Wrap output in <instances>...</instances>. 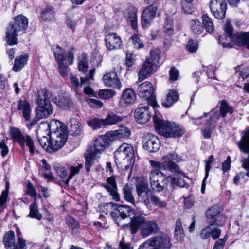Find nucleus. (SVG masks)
Returning a JSON list of instances; mask_svg holds the SVG:
<instances>
[{"instance_id":"1","label":"nucleus","mask_w":249,"mask_h":249,"mask_svg":"<svg viewBox=\"0 0 249 249\" xmlns=\"http://www.w3.org/2000/svg\"><path fill=\"white\" fill-rule=\"evenodd\" d=\"M222 211L218 205L210 207L205 213L207 222L209 224L203 228L199 234L202 239H207L212 237L213 239H218L221 233V230L217 227H212L214 225L216 217Z\"/></svg>"},{"instance_id":"2","label":"nucleus","mask_w":249,"mask_h":249,"mask_svg":"<svg viewBox=\"0 0 249 249\" xmlns=\"http://www.w3.org/2000/svg\"><path fill=\"white\" fill-rule=\"evenodd\" d=\"M155 129L161 135L167 138L181 137L185 130L179 125L174 123L164 121L161 119L160 114H157L153 116Z\"/></svg>"},{"instance_id":"3","label":"nucleus","mask_w":249,"mask_h":249,"mask_svg":"<svg viewBox=\"0 0 249 249\" xmlns=\"http://www.w3.org/2000/svg\"><path fill=\"white\" fill-rule=\"evenodd\" d=\"M28 25V18L22 15L15 17L14 21L11 22L6 28L5 40L7 43L13 46L18 43L17 36L23 32Z\"/></svg>"},{"instance_id":"4","label":"nucleus","mask_w":249,"mask_h":249,"mask_svg":"<svg viewBox=\"0 0 249 249\" xmlns=\"http://www.w3.org/2000/svg\"><path fill=\"white\" fill-rule=\"evenodd\" d=\"M142 225L141 232L143 237H147L150 235L157 232L158 226L154 221L145 222V218L142 213H134L131 219L130 230L132 234H135L140 226Z\"/></svg>"},{"instance_id":"5","label":"nucleus","mask_w":249,"mask_h":249,"mask_svg":"<svg viewBox=\"0 0 249 249\" xmlns=\"http://www.w3.org/2000/svg\"><path fill=\"white\" fill-rule=\"evenodd\" d=\"M150 55L142 65L138 73V81L141 82L153 75L160 66L161 51L158 48L151 49Z\"/></svg>"},{"instance_id":"6","label":"nucleus","mask_w":249,"mask_h":249,"mask_svg":"<svg viewBox=\"0 0 249 249\" xmlns=\"http://www.w3.org/2000/svg\"><path fill=\"white\" fill-rule=\"evenodd\" d=\"M46 131L48 135L50 134L51 150L56 151L64 146L67 139V135L62 130L61 123L58 120L51 121Z\"/></svg>"},{"instance_id":"7","label":"nucleus","mask_w":249,"mask_h":249,"mask_svg":"<svg viewBox=\"0 0 249 249\" xmlns=\"http://www.w3.org/2000/svg\"><path fill=\"white\" fill-rule=\"evenodd\" d=\"M163 162L154 160H150L151 165L157 170H169L172 172L181 174L185 177V174L180 169L179 167L176 164L181 160V157L175 153H168L162 158Z\"/></svg>"},{"instance_id":"8","label":"nucleus","mask_w":249,"mask_h":249,"mask_svg":"<svg viewBox=\"0 0 249 249\" xmlns=\"http://www.w3.org/2000/svg\"><path fill=\"white\" fill-rule=\"evenodd\" d=\"M237 144L240 150L244 154H249V128L247 129L242 137L240 141L237 142ZM242 167L245 169L247 172L246 175L249 177V157L241 160ZM245 174L240 172L233 179L234 183L238 184V181L241 178H244Z\"/></svg>"},{"instance_id":"9","label":"nucleus","mask_w":249,"mask_h":249,"mask_svg":"<svg viewBox=\"0 0 249 249\" xmlns=\"http://www.w3.org/2000/svg\"><path fill=\"white\" fill-rule=\"evenodd\" d=\"M172 243L169 236L160 234L151 237L141 244L138 249H171Z\"/></svg>"},{"instance_id":"10","label":"nucleus","mask_w":249,"mask_h":249,"mask_svg":"<svg viewBox=\"0 0 249 249\" xmlns=\"http://www.w3.org/2000/svg\"><path fill=\"white\" fill-rule=\"evenodd\" d=\"M135 157V150L131 144L124 143L114 152L115 161L116 164L129 165Z\"/></svg>"},{"instance_id":"11","label":"nucleus","mask_w":249,"mask_h":249,"mask_svg":"<svg viewBox=\"0 0 249 249\" xmlns=\"http://www.w3.org/2000/svg\"><path fill=\"white\" fill-rule=\"evenodd\" d=\"M10 135L12 140L18 142L23 149L27 146L30 153L33 155L35 151L34 141L32 137L28 135H23L19 129L16 127H10Z\"/></svg>"},{"instance_id":"12","label":"nucleus","mask_w":249,"mask_h":249,"mask_svg":"<svg viewBox=\"0 0 249 249\" xmlns=\"http://www.w3.org/2000/svg\"><path fill=\"white\" fill-rule=\"evenodd\" d=\"M234 108L230 106L225 100L219 102L216 108L213 109L208 113L210 116V121L208 122L209 124L212 123H216L221 117L225 118L227 114L231 115L234 112Z\"/></svg>"},{"instance_id":"13","label":"nucleus","mask_w":249,"mask_h":249,"mask_svg":"<svg viewBox=\"0 0 249 249\" xmlns=\"http://www.w3.org/2000/svg\"><path fill=\"white\" fill-rule=\"evenodd\" d=\"M149 179L151 188L157 191L162 190L167 186L169 182L166 175L157 169L150 171Z\"/></svg>"},{"instance_id":"14","label":"nucleus","mask_w":249,"mask_h":249,"mask_svg":"<svg viewBox=\"0 0 249 249\" xmlns=\"http://www.w3.org/2000/svg\"><path fill=\"white\" fill-rule=\"evenodd\" d=\"M211 13L218 19H223L227 9V2L225 0H212L210 3Z\"/></svg>"},{"instance_id":"15","label":"nucleus","mask_w":249,"mask_h":249,"mask_svg":"<svg viewBox=\"0 0 249 249\" xmlns=\"http://www.w3.org/2000/svg\"><path fill=\"white\" fill-rule=\"evenodd\" d=\"M132 211L133 210L128 205H119L114 211L111 212V215L117 225H119L121 221L129 216Z\"/></svg>"},{"instance_id":"16","label":"nucleus","mask_w":249,"mask_h":249,"mask_svg":"<svg viewBox=\"0 0 249 249\" xmlns=\"http://www.w3.org/2000/svg\"><path fill=\"white\" fill-rule=\"evenodd\" d=\"M208 113H204L202 116L199 117L197 118H191V122L193 124L196 125H202L206 126V129L202 130V133L205 138H209L211 136L212 130L213 127H211V125L215 123H212L210 124H208V122L210 121V116L209 119L206 118L208 117Z\"/></svg>"},{"instance_id":"17","label":"nucleus","mask_w":249,"mask_h":249,"mask_svg":"<svg viewBox=\"0 0 249 249\" xmlns=\"http://www.w3.org/2000/svg\"><path fill=\"white\" fill-rule=\"evenodd\" d=\"M110 145L104 135H100L95 139L94 146L89 147L88 150L100 157L102 152Z\"/></svg>"},{"instance_id":"18","label":"nucleus","mask_w":249,"mask_h":249,"mask_svg":"<svg viewBox=\"0 0 249 249\" xmlns=\"http://www.w3.org/2000/svg\"><path fill=\"white\" fill-rule=\"evenodd\" d=\"M160 141L155 136L148 133L143 140V148L149 152L157 151L160 147Z\"/></svg>"},{"instance_id":"19","label":"nucleus","mask_w":249,"mask_h":249,"mask_svg":"<svg viewBox=\"0 0 249 249\" xmlns=\"http://www.w3.org/2000/svg\"><path fill=\"white\" fill-rule=\"evenodd\" d=\"M105 43L107 49L111 51L120 48L122 41L116 33H109L106 36Z\"/></svg>"},{"instance_id":"20","label":"nucleus","mask_w":249,"mask_h":249,"mask_svg":"<svg viewBox=\"0 0 249 249\" xmlns=\"http://www.w3.org/2000/svg\"><path fill=\"white\" fill-rule=\"evenodd\" d=\"M147 106L140 104L134 112V117L137 122L140 124L147 123L151 117V113Z\"/></svg>"},{"instance_id":"21","label":"nucleus","mask_w":249,"mask_h":249,"mask_svg":"<svg viewBox=\"0 0 249 249\" xmlns=\"http://www.w3.org/2000/svg\"><path fill=\"white\" fill-rule=\"evenodd\" d=\"M53 108L51 103L37 104L36 108V114L41 119L49 117L53 113Z\"/></svg>"},{"instance_id":"22","label":"nucleus","mask_w":249,"mask_h":249,"mask_svg":"<svg viewBox=\"0 0 249 249\" xmlns=\"http://www.w3.org/2000/svg\"><path fill=\"white\" fill-rule=\"evenodd\" d=\"M137 91L140 98L144 100H148L152 96L154 89L152 84L150 82L145 81L139 85Z\"/></svg>"},{"instance_id":"23","label":"nucleus","mask_w":249,"mask_h":249,"mask_svg":"<svg viewBox=\"0 0 249 249\" xmlns=\"http://www.w3.org/2000/svg\"><path fill=\"white\" fill-rule=\"evenodd\" d=\"M105 188L112 196L113 199L116 202L120 200V195L117 192V186L115 178L114 177L107 178V183L104 185Z\"/></svg>"},{"instance_id":"24","label":"nucleus","mask_w":249,"mask_h":249,"mask_svg":"<svg viewBox=\"0 0 249 249\" xmlns=\"http://www.w3.org/2000/svg\"><path fill=\"white\" fill-rule=\"evenodd\" d=\"M103 79L105 84L107 87L116 89H120L122 87V84L115 72H110L104 75Z\"/></svg>"},{"instance_id":"25","label":"nucleus","mask_w":249,"mask_h":249,"mask_svg":"<svg viewBox=\"0 0 249 249\" xmlns=\"http://www.w3.org/2000/svg\"><path fill=\"white\" fill-rule=\"evenodd\" d=\"M224 29L225 36H220L219 42L224 47H229L231 46L230 42L233 40V28L230 22L227 21L225 24Z\"/></svg>"},{"instance_id":"26","label":"nucleus","mask_w":249,"mask_h":249,"mask_svg":"<svg viewBox=\"0 0 249 249\" xmlns=\"http://www.w3.org/2000/svg\"><path fill=\"white\" fill-rule=\"evenodd\" d=\"M17 109L22 111L23 117L25 121L31 119L32 108L30 103L25 99H20L17 102Z\"/></svg>"},{"instance_id":"27","label":"nucleus","mask_w":249,"mask_h":249,"mask_svg":"<svg viewBox=\"0 0 249 249\" xmlns=\"http://www.w3.org/2000/svg\"><path fill=\"white\" fill-rule=\"evenodd\" d=\"M73 56L74 55L72 51H70L68 52L67 61L58 63L59 72L63 77H65L68 75L69 69L68 68V66L69 65L72 64Z\"/></svg>"},{"instance_id":"28","label":"nucleus","mask_w":249,"mask_h":249,"mask_svg":"<svg viewBox=\"0 0 249 249\" xmlns=\"http://www.w3.org/2000/svg\"><path fill=\"white\" fill-rule=\"evenodd\" d=\"M52 93L46 89H39L36 94V104L45 103H50V99Z\"/></svg>"},{"instance_id":"29","label":"nucleus","mask_w":249,"mask_h":249,"mask_svg":"<svg viewBox=\"0 0 249 249\" xmlns=\"http://www.w3.org/2000/svg\"><path fill=\"white\" fill-rule=\"evenodd\" d=\"M178 94L176 90L170 89L166 99L162 102V105L166 108L170 107L178 100Z\"/></svg>"},{"instance_id":"30","label":"nucleus","mask_w":249,"mask_h":249,"mask_svg":"<svg viewBox=\"0 0 249 249\" xmlns=\"http://www.w3.org/2000/svg\"><path fill=\"white\" fill-rule=\"evenodd\" d=\"M133 187L128 184H125L123 187V195L124 199L128 203L133 205L134 207H137L138 202L135 201L134 197L132 195Z\"/></svg>"},{"instance_id":"31","label":"nucleus","mask_w":249,"mask_h":249,"mask_svg":"<svg viewBox=\"0 0 249 249\" xmlns=\"http://www.w3.org/2000/svg\"><path fill=\"white\" fill-rule=\"evenodd\" d=\"M3 243L7 249H14L15 246V236L12 230L5 234L3 239Z\"/></svg>"},{"instance_id":"32","label":"nucleus","mask_w":249,"mask_h":249,"mask_svg":"<svg viewBox=\"0 0 249 249\" xmlns=\"http://www.w3.org/2000/svg\"><path fill=\"white\" fill-rule=\"evenodd\" d=\"M121 99L125 104H133L136 99V95L134 90L131 89H126L122 94Z\"/></svg>"},{"instance_id":"33","label":"nucleus","mask_w":249,"mask_h":249,"mask_svg":"<svg viewBox=\"0 0 249 249\" xmlns=\"http://www.w3.org/2000/svg\"><path fill=\"white\" fill-rule=\"evenodd\" d=\"M28 57L29 56L26 54L17 57L13 67V71L15 72L20 71L27 64Z\"/></svg>"},{"instance_id":"34","label":"nucleus","mask_w":249,"mask_h":249,"mask_svg":"<svg viewBox=\"0 0 249 249\" xmlns=\"http://www.w3.org/2000/svg\"><path fill=\"white\" fill-rule=\"evenodd\" d=\"M99 157L87 150L85 154V168L87 172L90 171V168L94 164L95 161Z\"/></svg>"},{"instance_id":"35","label":"nucleus","mask_w":249,"mask_h":249,"mask_svg":"<svg viewBox=\"0 0 249 249\" xmlns=\"http://www.w3.org/2000/svg\"><path fill=\"white\" fill-rule=\"evenodd\" d=\"M122 117L114 113H110L104 119L105 125H112L118 124L122 120Z\"/></svg>"},{"instance_id":"36","label":"nucleus","mask_w":249,"mask_h":249,"mask_svg":"<svg viewBox=\"0 0 249 249\" xmlns=\"http://www.w3.org/2000/svg\"><path fill=\"white\" fill-rule=\"evenodd\" d=\"M29 210L30 212L29 216L30 217L35 218L38 220L42 219V215L39 212L38 204L36 203V199H35L33 204L30 206Z\"/></svg>"},{"instance_id":"37","label":"nucleus","mask_w":249,"mask_h":249,"mask_svg":"<svg viewBox=\"0 0 249 249\" xmlns=\"http://www.w3.org/2000/svg\"><path fill=\"white\" fill-rule=\"evenodd\" d=\"M71 124L70 125V131L71 134L79 135L82 131L81 124L79 123L77 120L72 118L70 119Z\"/></svg>"},{"instance_id":"38","label":"nucleus","mask_w":249,"mask_h":249,"mask_svg":"<svg viewBox=\"0 0 249 249\" xmlns=\"http://www.w3.org/2000/svg\"><path fill=\"white\" fill-rule=\"evenodd\" d=\"M203 28L208 33H212L214 31V27L211 18L207 14H203L202 16Z\"/></svg>"},{"instance_id":"39","label":"nucleus","mask_w":249,"mask_h":249,"mask_svg":"<svg viewBox=\"0 0 249 249\" xmlns=\"http://www.w3.org/2000/svg\"><path fill=\"white\" fill-rule=\"evenodd\" d=\"M54 57L57 63L67 61V57L65 56L64 50L59 46H56L53 49Z\"/></svg>"},{"instance_id":"40","label":"nucleus","mask_w":249,"mask_h":249,"mask_svg":"<svg viewBox=\"0 0 249 249\" xmlns=\"http://www.w3.org/2000/svg\"><path fill=\"white\" fill-rule=\"evenodd\" d=\"M236 43L238 46H245L249 49V32L244 33L238 36Z\"/></svg>"},{"instance_id":"41","label":"nucleus","mask_w":249,"mask_h":249,"mask_svg":"<svg viewBox=\"0 0 249 249\" xmlns=\"http://www.w3.org/2000/svg\"><path fill=\"white\" fill-rule=\"evenodd\" d=\"M57 105L63 109H68L73 105V103L69 97H61L57 101Z\"/></svg>"},{"instance_id":"42","label":"nucleus","mask_w":249,"mask_h":249,"mask_svg":"<svg viewBox=\"0 0 249 249\" xmlns=\"http://www.w3.org/2000/svg\"><path fill=\"white\" fill-rule=\"evenodd\" d=\"M191 31L196 34H201L203 31V26L200 21L197 19H193L190 21Z\"/></svg>"},{"instance_id":"43","label":"nucleus","mask_w":249,"mask_h":249,"mask_svg":"<svg viewBox=\"0 0 249 249\" xmlns=\"http://www.w3.org/2000/svg\"><path fill=\"white\" fill-rule=\"evenodd\" d=\"M41 17L45 21L52 20L54 18V8L51 6L47 7L41 13Z\"/></svg>"},{"instance_id":"44","label":"nucleus","mask_w":249,"mask_h":249,"mask_svg":"<svg viewBox=\"0 0 249 249\" xmlns=\"http://www.w3.org/2000/svg\"><path fill=\"white\" fill-rule=\"evenodd\" d=\"M127 21L130 24L131 27L138 32L137 30V15L135 11H131L127 14Z\"/></svg>"},{"instance_id":"45","label":"nucleus","mask_w":249,"mask_h":249,"mask_svg":"<svg viewBox=\"0 0 249 249\" xmlns=\"http://www.w3.org/2000/svg\"><path fill=\"white\" fill-rule=\"evenodd\" d=\"M53 168L54 171L60 178H65L67 176L68 166L66 167L62 166L59 164L56 163L54 164Z\"/></svg>"},{"instance_id":"46","label":"nucleus","mask_w":249,"mask_h":249,"mask_svg":"<svg viewBox=\"0 0 249 249\" xmlns=\"http://www.w3.org/2000/svg\"><path fill=\"white\" fill-rule=\"evenodd\" d=\"M88 125L93 129H97L101 128L102 126H105L104 119H100L97 118L87 121Z\"/></svg>"},{"instance_id":"47","label":"nucleus","mask_w":249,"mask_h":249,"mask_svg":"<svg viewBox=\"0 0 249 249\" xmlns=\"http://www.w3.org/2000/svg\"><path fill=\"white\" fill-rule=\"evenodd\" d=\"M82 168L83 165L82 164H78L77 166H71L69 169L70 174L68 176L67 179L65 181V184L68 185L69 181L74 176L77 174Z\"/></svg>"},{"instance_id":"48","label":"nucleus","mask_w":249,"mask_h":249,"mask_svg":"<svg viewBox=\"0 0 249 249\" xmlns=\"http://www.w3.org/2000/svg\"><path fill=\"white\" fill-rule=\"evenodd\" d=\"M151 195H152V193H150L149 192L137 195L138 199L137 202H138V203L139 202H142L143 203L145 206H147L150 204Z\"/></svg>"},{"instance_id":"49","label":"nucleus","mask_w":249,"mask_h":249,"mask_svg":"<svg viewBox=\"0 0 249 249\" xmlns=\"http://www.w3.org/2000/svg\"><path fill=\"white\" fill-rule=\"evenodd\" d=\"M115 94L114 91L109 89H100L98 91V96L101 99H107L112 98Z\"/></svg>"},{"instance_id":"50","label":"nucleus","mask_w":249,"mask_h":249,"mask_svg":"<svg viewBox=\"0 0 249 249\" xmlns=\"http://www.w3.org/2000/svg\"><path fill=\"white\" fill-rule=\"evenodd\" d=\"M37 136L38 138V142L41 145V146L44 148H46L48 149L50 148L51 150V139L50 138V140L48 139V138L45 136H42V137L39 136V134L36 132Z\"/></svg>"},{"instance_id":"51","label":"nucleus","mask_w":249,"mask_h":249,"mask_svg":"<svg viewBox=\"0 0 249 249\" xmlns=\"http://www.w3.org/2000/svg\"><path fill=\"white\" fill-rule=\"evenodd\" d=\"M103 135L107 141L109 142L110 145H111L112 142L120 139L118 132L116 130L108 131Z\"/></svg>"},{"instance_id":"52","label":"nucleus","mask_w":249,"mask_h":249,"mask_svg":"<svg viewBox=\"0 0 249 249\" xmlns=\"http://www.w3.org/2000/svg\"><path fill=\"white\" fill-rule=\"evenodd\" d=\"M183 229L180 219H178L176 222L175 236L176 239H180L183 236Z\"/></svg>"},{"instance_id":"53","label":"nucleus","mask_w":249,"mask_h":249,"mask_svg":"<svg viewBox=\"0 0 249 249\" xmlns=\"http://www.w3.org/2000/svg\"><path fill=\"white\" fill-rule=\"evenodd\" d=\"M138 32L134 33L131 37L132 43L135 48L140 49L144 47V44L141 39L139 37L137 33Z\"/></svg>"},{"instance_id":"54","label":"nucleus","mask_w":249,"mask_h":249,"mask_svg":"<svg viewBox=\"0 0 249 249\" xmlns=\"http://www.w3.org/2000/svg\"><path fill=\"white\" fill-rule=\"evenodd\" d=\"M151 201L153 204L160 208L166 207L167 204L165 201L162 200L156 195H151Z\"/></svg>"},{"instance_id":"55","label":"nucleus","mask_w":249,"mask_h":249,"mask_svg":"<svg viewBox=\"0 0 249 249\" xmlns=\"http://www.w3.org/2000/svg\"><path fill=\"white\" fill-rule=\"evenodd\" d=\"M95 71V69H91L89 71L88 76L81 77L80 78V87H82V85L85 84H89L90 81L93 80Z\"/></svg>"},{"instance_id":"56","label":"nucleus","mask_w":249,"mask_h":249,"mask_svg":"<svg viewBox=\"0 0 249 249\" xmlns=\"http://www.w3.org/2000/svg\"><path fill=\"white\" fill-rule=\"evenodd\" d=\"M120 139L128 138L131 135V131L128 128L120 126L119 129L116 130Z\"/></svg>"},{"instance_id":"57","label":"nucleus","mask_w":249,"mask_h":249,"mask_svg":"<svg viewBox=\"0 0 249 249\" xmlns=\"http://www.w3.org/2000/svg\"><path fill=\"white\" fill-rule=\"evenodd\" d=\"M198 48V43L197 41L191 39L187 45L186 49L188 52L191 53H195Z\"/></svg>"},{"instance_id":"58","label":"nucleus","mask_w":249,"mask_h":249,"mask_svg":"<svg viewBox=\"0 0 249 249\" xmlns=\"http://www.w3.org/2000/svg\"><path fill=\"white\" fill-rule=\"evenodd\" d=\"M43 163L44 164L43 166L44 177L50 179H53L54 177L51 171V166L46 163L45 160H43Z\"/></svg>"},{"instance_id":"59","label":"nucleus","mask_w":249,"mask_h":249,"mask_svg":"<svg viewBox=\"0 0 249 249\" xmlns=\"http://www.w3.org/2000/svg\"><path fill=\"white\" fill-rule=\"evenodd\" d=\"M137 195L148 192L147 184L143 182H138L136 186Z\"/></svg>"},{"instance_id":"60","label":"nucleus","mask_w":249,"mask_h":249,"mask_svg":"<svg viewBox=\"0 0 249 249\" xmlns=\"http://www.w3.org/2000/svg\"><path fill=\"white\" fill-rule=\"evenodd\" d=\"M7 193L6 191H2L0 196V213L3 212L5 208V204L7 202Z\"/></svg>"},{"instance_id":"61","label":"nucleus","mask_w":249,"mask_h":249,"mask_svg":"<svg viewBox=\"0 0 249 249\" xmlns=\"http://www.w3.org/2000/svg\"><path fill=\"white\" fill-rule=\"evenodd\" d=\"M20 233H18L17 235L18 237V245H15L14 249H26L27 246L26 244V241L22 238L19 237Z\"/></svg>"},{"instance_id":"62","label":"nucleus","mask_w":249,"mask_h":249,"mask_svg":"<svg viewBox=\"0 0 249 249\" xmlns=\"http://www.w3.org/2000/svg\"><path fill=\"white\" fill-rule=\"evenodd\" d=\"M0 149L1 155L3 157L6 156L9 152V149L4 140L0 141Z\"/></svg>"},{"instance_id":"63","label":"nucleus","mask_w":249,"mask_h":249,"mask_svg":"<svg viewBox=\"0 0 249 249\" xmlns=\"http://www.w3.org/2000/svg\"><path fill=\"white\" fill-rule=\"evenodd\" d=\"M135 60V59L132 53H126L125 64L127 67H130L132 66L134 64Z\"/></svg>"},{"instance_id":"64","label":"nucleus","mask_w":249,"mask_h":249,"mask_svg":"<svg viewBox=\"0 0 249 249\" xmlns=\"http://www.w3.org/2000/svg\"><path fill=\"white\" fill-rule=\"evenodd\" d=\"M79 70L84 73L87 71L88 70V62L86 59L83 58L79 62L78 65Z\"/></svg>"}]
</instances>
